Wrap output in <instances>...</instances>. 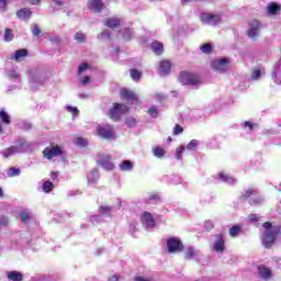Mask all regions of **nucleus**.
Returning <instances> with one entry per match:
<instances>
[{
	"label": "nucleus",
	"mask_w": 281,
	"mask_h": 281,
	"mask_svg": "<svg viewBox=\"0 0 281 281\" xmlns=\"http://www.w3.org/2000/svg\"><path fill=\"white\" fill-rule=\"evenodd\" d=\"M150 48L158 56H161V54H164V44L158 41L153 42Z\"/></svg>",
	"instance_id": "cd10ccee"
},
{
	"label": "nucleus",
	"mask_w": 281,
	"mask_h": 281,
	"mask_svg": "<svg viewBox=\"0 0 281 281\" xmlns=\"http://www.w3.org/2000/svg\"><path fill=\"white\" fill-rule=\"evenodd\" d=\"M29 76L31 85H43V81L45 80V72L41 70H31Z\"/></svg>",
	"instance_id": "2eb2a0df"
},
{
	"label": "nucleus",
	"mask_w": 281,
	"mask_h": 281,
	"mask_svg": "<svg viewBox=\"0 0 281 281\" xmlns=\"http://www.w3.org/2000/svg\"><path fill=\"white\" fill-rule=\"evenodd\" d=\"M268 12L270 14H278V12H280V5H278V4L268 5Z\"/></svg>",
	"instance_id": "a18cd8bd"
},
{
	"label": "nucleus",
	"mask_w": 281,
	"mask_h": 281,
	"mask_svg": "<svg viewBox=\"0 0 281 281\" xmlns=\"http://www.w3.org/2000/svg\"><path fill=\"white\" fill-rule=\"evenodd\" d=\"M133 168H135V162H133V160H123L119 165V170H121V172H131Z\"/></svg>",
	"instance_id": "a878e982"
},
{
	"label": "nucleus",
	"mask_w": 281,
	"mask_h": 281,
	"mask_svg": "<svg viewBox=\"0 0 281 281\" xmlns=\"http://www.w3.org/2000/svg\"><path fill=\"white\" fill-rule=\"evenodd\" d=\"M148 115H150V117H158L159 115V110L157 109V106L151 105L149 106V109L147 110Z\"/></svg>",
	"instance_id": "58836bf2"
},
{
	"label": "nucleus",
	"mask_w": 281,
	"mask_h": 281,
	"mask_svg": "<svg viewBox=\"0 0 281 281\" xmlns=\"http://www.w3.org/2000/svg\"><path fill=\"white\" fill-rule=\"evenodd\" d=\"M125 124L126 126H128L130 128H133L134 126H136L137 124V120L133 119V117H127L125 120Z\"/></svg>",
	"instance_id": "864d4df0"
},
{
	"label": "nucleus",
	"mask_w": 281,
	"mask_h": 281,
	"mask_svg": "<svg viewBox=\"0 0 281 281\" xmlns=\"http://www.w3.org/2000/svg\"><path fill=\"white\" fill-rule=\"evenodd\" d=\"M260 76H262V70L256 68L251 72V80H260Z\"/></svg>",
	"instance_id": "09e8293b"
},
{
	"label": "nucleus",
	"mask_w": 281,
	"mask_h": 281,
	"mask_svg": "<svg viewBox=\"0 0 281 281\" xmlns=\"http://www.w3.org/2000/svg\"><path fill=\"white\" fill-rule=\"evenodd\" d=\"M32 218V213H30L27 210H23L20 212V220L22 223H27Z\"/></svg>",
	"instance_id": "473e14b6"
},
{
	"label": "nucleus",
	"mask_w": 281,
	"mask_h": 281,
	"mask_svg": "<svg viewBox=\"0 0 281 281\" xmlns=\"http://www.w3.org/2000/svg\"><path fill=\"white\" fill-rule=\"evenodd\" d=\"M121 98L123 100H127V102H131L132 104H137V94L128 89H122L121 90Z\"/></svg>",
	"instance_id": "f3484780"
},
{
	"label": "nucleus",
	"mask_w": 281,
	"mask_h": 281,
	"mask_svg": "<svg viewBox=\"0 0 281 281\" xmlns=\"http://www.w3.org/2000/svg\"><path fill=\"white\" fill-rule=\"evenodd\" d=\"M23 58H27V49L25 48L15 50L14 54L10 57V59L15 60V63H21Z\"/></svg>",
	"instance_id": "5701e85b"
},
{
	"label": "nucleus",
	"mask_w": 281,
	"mask_h": 281,
	"mask_svg": "<svg viewBox=\"0 0 281 281\" xmlns=\"http://www.w3.org/2000/svg\"><path fill=\"white\" fill-rule=\"evenodd\" d=\"M263 234H262V245L266 249H271L273 247V243L278 238L280 234V225L271 224L270 222H266L262 225Z\"/></svg>",
	"instance_id": "f257e3e1"
},
{
	"label": "nucleus",
	"mask_w": 281,
	"mask_h": 281,
	"mask_svg": "<svg viewBox=\"0 0 281 281\" xmlns=\"http://www.w3.org/2000/svg\"><path fill=\"white\" fill-rule=\"evenodd\" d=\"M97 164L98 166H101L103 170H113V168H115V166L113 165V160H111V156L109 155L99 156V158L97 159Z\"/></svg>",
	"instance_id": "4468645a"
},
{
	"label": "nucleus",
	"mask_w": 281,
	"mask_h": 281,
	"mask_svg": "<svg viewBox=\"0 0 281 281\" xmlns=\"http://www.w3.org/2000/svg\"><path fill=\"white\" fill-rule=\"evenodd\" d=\"M50 8H53V10H60L61 8H67V1H65V0H52Z\"/></svg>",
	"instance_id": "2f4dec72"
},
{
	"label": "nucleus",
	"mask_w": 281,
	"mask_h": 281,
	"mask_svg": "<svg viewBox=\"0 0 281 281\" xmlns=\"http://www.w3.org/2000/svg\"><path fill=\"white\" fill-rule=\"evenodd\" d=\"M75 41H77V43H85V41H87V36L85 35V33H76Z\"/></svg>",
	"instance_id": "3c124183"
},
{
	"label": "nucleus",
	"mask_w": 281,
	"mask_h": 281,
	"mask_svg": "<svg viewBox=\"0 0 281 281\" xmlns=\"http://www.w3.org/2000/svg\"><path fill=\"white\" fill-rule=\"evenodd\" d=\"M50 179H53V181H56L58 179V171H53L50 173Z\"/></svg>",
	"instance_id": "338daca9"
},
{
	"label": "nucleus",
	"mask_w": 281,
	"mask_h": 281,
	"mask_svg": "<svg viewBox=\"0 0 281 281\" xmlns=\"http://www.w3.org/2000/svg\"><path fill=\"white\" fill-rule=\"evenodd\" d=\"M121 34L124 41H131V38H133V31H131V29L125 27L121 30Z\"/></svg>",
	"instance_id": "72a5a7b5"
},
{
	"label": "nucleus",
	"mask_w": 281,
	"mask_h": 281,
	"mask_svg": "<svg viewBox=\"0 0 281 281\" xmlns=\"http://www.w3.org/2000/svg\"><path fill=\"white\" fill-rule=\"evenodd\" d=\"M212 69H214V71H217V74H223L224 71H227L229 69V59H214L212 61Z\"/></svg>",
	"instance_id": "9d476101"
},
{
	"label": "nucleus",
	"mask_w": 281,
	"mask_h": 281,
	"mask_svg": "<svg viewBox=\"0 0 281 281\" xmlns=\"http://www.w3.org/2000/svg\"><path fill=\"white\" fill-rule=\"evenodd\" d=\"M8 177H19V175H21V169L19 168H10L7 172Z\"/></svg>",
	"instance_id": "37998d69"
},
{
	"label": "nucleus",
	"mask_w": 281,
	"mask_h": 281,
	"mask_svg": "<svg viewBox=\"0 0 281 281\" xmlns=\"http://www.w3.org/2000/svg\"><path fill=\"white\" fill-rule=\"evenodd\" d=\"M261 27H262V25L260 24V21L251 20L248 23V31H247L248 38L256 41L258 38V36H260Z\"/></svg>",
	"instance_id": "39448f33"
},
{
	"label": "nucleus",
	"mask_w": 281,
	"mask_h": 281,
	"mask_svg": "<svg viewBox=\"0 0 281 281\" xmlns=\"http://www.w3.org/2000/svg\"><path fill=\"white\" fill-rule=\"evenodd\" d=\"M196 148H199V140H198V139H192V140L187 145V150H190L191 153L196 151Z\"/></svg>",
	"instance_id": "c9c22d12"
},
{
	"label": "nucleus",
	"mask_w": 281,
	"mask_h": 281,
	"mask_svg": "<svg viewBox=\"0 0 281 281\" xmlns=\"http://www.w3.org/2000/svg\"><path fill=\"white\" fill-rule=\"evenodd\" d=\"M272 80L277 82V85H281V60L274 64L272 70Z\"/></svg>",
	"instance_id": "aec40b11"
},
{
	"label": "nucleus",
	"mask_w": 281,
	"mask_h": 281,
	"mask_svg": "<svg viewBox=\"0 0 281 281\" xmlns=\"http://www.w3.org/2000/svg\"><path fill=\"white\" fill-rule=\"evenodd\" d=\"M184 257L187 260H199L201 258V251L190 247L184 250Z\"/></svg>",
	"instance_id": "6ab92c4d"
},
{
	"label": "nucleus",
	"mask_w": 281,
	"mask_h": 281,
	"mask_svg": "<svg viewBox=\"0 0 281 281\" xmlns=\"http://www.w3.org/2000/svg\"><path fill=\"white\" fill-rule=\"evenodd\" d=\"M128 112V106L115 103L114 106L110 110V117L111 120H117L121 115H124V113Z\"/></svg>",
	"instance_id": "9b49d317"
},
{
	"label": "nucleus",
	"mask_w": 281,
	"mask_h": 281,
	"mask_svg": "<svg viewBox=\"0 0 281 281\" xmlns=\"http://www.w3.org/2000/svg\"><path fill=\"white\" fill-rule=\"evenodd\" d=\"M105 27H110L111 30H115V27H120L122 25V20L119 18H108L104 21Z\"/></svg>",
	"instance_id": "393cba45"
},
{
	"label": "nucleus",
	"mask_w": 281,
	"mask_h": 281,
	"mask_svg": "<svg viewBox=\"0 0 281 281\" xmlns=\"http://www.w3.org/2000/svg\"><path fill=\"white\" fill-rule=\"evenodd\" d=\"M131 78H132V80L137 81V80H139V78H142V72L137 69H132L131 70Z\"/></svg>",
	"instance_id": "8fccbe9b"
},
{
	"label": "nucleus",
	"mask_w": 281,
	"mask_h": 281,
	"mask_svg": "<svg viewBox=\"0 0 281 281\" xmlns=\"http://www.w3.org/2000/svg\"><path fill=\"white\" fill-rule=\"evenodd\" d=\"M200 49L202 54H212V44H203Z\"/></svg>",
	"instance_id": "49530a36"
},
{
	"label": "nucleus",
	"mask_w": 281,
	"mask_h": 281,
	"mask_svg": "<svg viewBox=\"0 0 281 281\" xmlns=\"http://www.w3.org/2000/svg\"><path fill=\"white\" fill-rule=\"evenodd\" d=\"M140 222L146 227V229H153L155 227V215L150 212H143L140 215Z\"/></svg>",
	"instance_id": "ddd939ff"
},
{
	"label": "nucleus",
	"mask_w": 281,
	"mask_h": 281,
	"mask_svg": "<svg viewBox=\"0 0 281 281\" xmlns=\"http://www.w3.org/2000/svg\"><path fill=\"white\" fill-rule=\"evenodd\" d=\"M151 153L157 159H164L166 157V149L159 146L153 147Z\"/></svg>",
	"instance_id": "c756f323"
},
{
	"label": "nucleus",
	"mask_w": 281,
	"mask_h": 281,
	"mask_svg": "<svg viewBox=\"0 0 281 281\" xmlns=\"http://www.w3.org/2000/svg\"><path fill=\"white\" fill-rule=\"evenodd\" d=\"M90 80H91V78L89 76H86V77L81 78L80 82H81L82 87H87V85H89Z\"/></svg>",
	"instance_id": "052dcab7"
},
{
	"label": "nucleus",
	"mask_w": 281,
	"mask_h": 281,
	"mask_svg": "<svg viewBox=\"0 0 281 281\" xmlns=\"http://www.w3.org/2000/svg\"><path fill=\"white\" fill-rule=\"evenodd\" d=\"M13 40H14V31H12V29H5L4 31L5 43H10Z\"/></svg>",
	"instance_id": "f704fd0d"
},
{
	"label": "nucleus",
	"mask_w": 281,
	"mask_h": 281,
	"mask_svg": "<svg viewBox=\"0 0 281 281\" xmlns=\"http://www.w3.org/2000/svg\"><path fill=\"white\" fill-rule=\"evenodd\" d=\"M179 82H181V85H199V82H201V80L199 79V76L188 72V71H182L180 74L179 77Z\"/></svg>",
	"instance_id": "0eeeda50"
},
{
	"label": "nucleus",
	"mask_w": 281,
	"mask_h": 281,
	"mask_svg": "<svg viewBox=\"0 0 281 281\" xmlns=\"http://www.w3.org/2000/svg\"><path fill=\"white\" fill-rule=\"evenodd\" d=\"M12 124V119L10 114L5 111V109L0 110V135L5 134V126H10Z\"/></svg>",
	"instance_id": "f8f14e48"
},
{
	"label": "nucleus",
	"mask_w": 281,
	"mask_h": 281,
	"mask_svg": "<svg viewBox=\"0 0 281 281\" xmlns=\"http://www.w3.org/2000/svg\"><path fill=\"white\" fill-rule=\"evenodd\" d=\"M4 225H8V217L0 216V227H4Z\"/></svg>",
	"instance_id": "680f3d73"
},
{
	"label": "nucleus",
	"mask_w": 281,
	"mask_h": 281,
	"mask_svg": "<svg viewBox=\"0 0 281 281\" xmlns=\"http://www.w3.org/2000/svg\"><path fill=\"white\" fill-rule=\"evenodd\" d=\"M155 98H156V100H164V99H166V94H164V93H157V94L155 95Z\"/></svg>",
	"instance_id": "774afa93"
},
{
	"label": "nucleus",
	"mask_w": 281,
	"mask_h": 281,
	"mask_svg": "<svg viewBox=\"0 0 281 281\" xmlns=\"http://www.w3.org/2000/svg\"><path fill=\"white\" fill-rule=\"evenodd\" d=\"M134 281H150V279L142 277V276H136Z\"/></svg>",
	"instance_id": "0e129e2a"
},
{
	"label": "nucleus",
	"mask_w": 281,
	"mask_h": 281,
	"mask_svg": "<svg viewBox=\"0 0 281 281\" xmlns=\"http://www.w3.org/2000/svg\"><path fill=\"white\" fill-rule=\"evenodd\" d=\"M31 5H41L43 0H27Z\"/></svg>",
	"instance_id": "e2e57ef3"
},
{
	"label": "nucleus",
	"mask_w": 281,
	"mask_h": 281,
	"mask_svg": "<svg viewBox=\"0 0 281 281\" xmlns=\"http://www.w3.org/2000/svg\"><path fill=\"white\" fill-rule=\"evenodd\" d=\"M211 248L216 254H223V251H225V239L223 238V235L218 234L215 236V240L213 241Z\"/></svg>",
	"instance_id": "dca6fc26"
},
{
	"label": "nucleus",
	"mask_w": 281,
	"mask_h": 281,
	"mask_svg": "<svg viewBox=\"0 0 281 281\" xmlns=\"http://www.w3.org/2000/svg\"><path fill=\"white\" fill-rule=\"evenodd\" d=\"M7 278L12 281H23V273L19 271H10L7 273Z\"/></svg>",
	"instance_id": "7c9ffc66"
},
{
	"label": "nucleus",
	"mask_w": 281,
	"mask_h": 281,
	"mask_svg": "<svg viewBox=\"0 0 281 281\" xmlns=\"http://www.w3.org/2000/svg\"><path fill=\"white\" fill-rule=\"evenodd\" d=\"M243 196L244 199H249L250 205H260L261 203H265V198L258 195L254 189H247Z\"/></svg>",
	"instance_id": "423d86ee"
},
{
	"label": "nucleus",
	"mask_w": 281,
	"mask_h": 281,
	"mask_svg": "<svg viewBox=\"0 0 281 281\" xmlns=\"http://www.w3.org/2000/svg\"><path fill=\"white\" fill-rule=\"evenodd\" d=\"M240 226H233L231 229H229V232H228V234H229V236L232 237V238H236V236H238V234H240Z\"/></svg>",
	"instance_id": "a19ab883"
},
{
	"label": "nucleus",
	"mask_w": 281,
	"mask_h": 281,
	"mask_svg": "<svg viewBox=\"0 0 281 281\" xmlns=\"http://www.w3.org/2000/svg\"><path fill=\"white\" fill-rule=\"evenodd\" d=\"M18 147L16 146H11L5 148L4 150L1 151V155L4 159H8L9 157H12L13 155H16V153H21V150H27L30 148V143L27 140L21 138L18 140Z\"/></svg>",
	"instance_id": "f03ea898"
},
{
	"label": "nucleus",
	"mask_w": 281,
	"mask_h": 281,
	"mask_svg": "<svg viewBox=\"0 0 281 281\" xmlns=\"http://www.w3.org/2000/svg\"><path fill=\"white\" fill-rule=\"evenodd\" d=\"M112 211H113V209L110 207V206H100V207H99V212H100L103 216H109Z\"/></svg>",
	"instance_id": "c03bdc74"
},
{
	"label": "nucleus",
	"mask_w": 281,
	"mask_h": 281,
	"mask_svg": "<svg viewBox=\"0 0 281 281\" xmlns=\"http://www.w3.org/2000/svg\"><path fill=\"white\" fill-rule=\"evenodd\" d=\"M54 190V183L52 181H45L43 183V191L47 193L52 192Z\"/></svg>",
	"instance_id": "ea45409f"
},
{
	"label": "nucleus",
	"mask_w": 281,
	"mask_h": 281,
	"mask_svg": "<svg viewBox=\"0 0 281 281\" xmlns=\"http://www.w3.org/2000/svg\"><path fill=\"white\" fill-rule=\"evenodd\" d=\"M16 16L20 21H30L32 19V10L27 8L20 9L16 12Z\"/></svg>",
	"instance_id": "4be33fe9"
},
{
	"label": "nucleus",
	"mask_w": 281,
	"mask_h": 281,
	"mask_svg": "<svg viewBox=\"0 0 281 281\" xmlns=\"http://www.w3.org/2000/svg\"><path fill=\"white\" fill-rule=\"evenodd\" d=\"M97 135L102 139H115V128L113 125H99L97 126Z\"/></svg>",
	"instance_id": "7ed1b4c3"
},
{
	"label": "nucleus",
	"mask_w": 281,
	"mask_h": 281,
	"mask_svg": "<svg viewBox=\"0 0 281 281\" xmlns=\"http://www.w3.org/2000/svg\"><path fill=\"white\" fill-rule=\"evenodd\" d=\"M43 155L45 159L52 160L54 159V157H60L65 155V151H63V148L60 146L55 145V146L46 147L43 150Z\"/></svg>",
	"instance_id": "6e6552de"
},
{
	"label": "nucleus",
	"mask_w": 281,
	"mask_h": 281,
	"mask_svg": "<svg viewBox=\"0 0 281 281\" xmlns=\"http://www.w3.org/2000/svg\"><path fill=\"white\" fill-rule=\"evenodd\" d=\"M181 133H183V127L176 125L173 128V135H181Z\"/></svg>",
	"instance_id": "bf43d9fd"
},
{
	"label": "nucleus",
	"mask_w": 281,
	"mask_h": 281,
	"mask_svg": "<svg viewBox=\"0 0 281 281\" xmlns=\"http://www.w3.org/2000/svg\"><path fill=\"white\" fill-rule=\"evenodd\" d=\"M218 179L223 181V183H227L228 186H236L237 181L236 178L232 177L226 171H222L218 173Z\"/></svg>",
	"instance_id": "a211bd4d"
},
{
	"label": "nucleus",
	"mask_w": 281,
	"mask_h": 281,
	"mask_svg": "<svg viewBox=\"0 0 281 281\" xmlns=\"http://www.w3.org/2000/svg\"><path fill=\"white\" fill-rule=\"evenodd\" d=\"M171 67L172 65L169 60H162L159 63L158 74L160 76H168V74H170Z\"/></svg>",
	"instance_id": "412c9836"
},
{
	"label": "nucleus",
	"mask_w": 281,
	"mask_h": 281,
	"mask_svg": "<svg viewBox=\"0 0 281 281\" xmlns=\"http://www.w3.org/2000/svg\"><path fill=\"white\" fill-rule=\"evenodd\" d=\"M75 144L77 146H81L82 148H85V146H87V144H89V142L87 140V138H82V137H77L75 139Z\"/></svg>",
	"instance_id": "de8ad7c7"
},
{
	"label": "nucleus",
	"mask_w": 281,
	"mask_h": 281,
	"mask_svg": "<svg viewBox=\"0 0 281 281\" xmlns=\"http://www.w3.org/2000/svg\"><path fill=\"white\" fill-rule=\"evenodd\" d=\"M243 128H246L248 131H254L256 124H254V122L251 121H246L241 124Z\"/></svg>",
	"instance_id": "603ef678"
},
{
	"label": "nucleus",
	"mask_w": 281,
	"mask_h": 281,
	"mask_svg": "<svg viewBox=\"0 0 281 281\" xmlns=\"http://www.w3.org/2000/svg\"><path fill=\"white\" fill-rule=\"evenodd\" d=\"M167 249L169 254H179V251H183V243L179 237H169L167 239Z\"/></svg>",
	"instance_id": "20e7f679"
},
{
	"label": "nucleus",
	"mask_w": 281,
	"mask_h": 281,
	"mask_svg": "<svg viewBox=\"0 0 281 281\" xmlns=\"http://www.w3.org/2000/svg\"><path fill=\"white\" fill-rule=\"evenodd\" d=\"M32 34H33V36H41V27H38V24L33 25Z\"/></svg>",
	"instance_id": "6e6d98bb"
},
{
	"label": "nucleus",
	"mask_w": 281,
	"mask_h": 281,
	"mask_svg": "<svg viewBox=\"0 0 281 281\" xmlns=\"http://www.w3.org/2000/svg\"><path fill=\"white\" fill-rule=\"evenodd\" d=\"M78 98H80L81 100H87L89 98V94L88 93H85V92H80L78 94Z\"/></svg>",
	"instance_id": "69168bd1"
},
{
	"label": "nucleus",
	"mask_w": 281,
	"mask_h": 281,
	"mask_svg": "<svg viewBox=\"0 0 281 281\" xmlns=\"http://www.w3.org/2000/svg\"><path fill=\"white\" fill-rule=\"evenodd\" d=\"M8 8V0H0V12H5Z\"/></svg>",
	"instance_id": "13d9d810"
},
{
	"label": "nucleus",
	"mask_w": 281,
	"mask_h": 281,
	"mask_svg": "<svg viewBox=\"0 0 281 281\" xmlns=\"http://www.w3.org/2000/svg\"><path fill=\"white\" fill-rule=\"evenodd\" d=\"M89 69V64H82L79 66V69H78V74L79 76H82V74H85V71H88Z\"/></svg>",
	"instance_id": "5fc2aeb1"
},
{
	"label": "nucleus",
	"mask_w": 281,
	"mask_h": 281,
	"mask_svg": "<svg viewBox=\"0 0 281 281\" xmlns=\"http://www.w3.org/2000/svg\"><path fill=\"white\" fill-rule=\"evenodd\" d=\"M7 76H8V78H10V80H18V82L20 80L19 75L16 74V70H14V69L8 70Z\"/></svg>",
	"instance_id": "79ce46f5"
},
{
	"label": "nucleus",
	"mask_w": 281,
	"mask_h": 281,
	"mask_svg": "<svg viewBox=\"0 0 281 281\" xmlns=\"http://www.w3.org/2000/svg\"><path fill=\"white\" fill-rule=\"evenodd\" d=\"M186 153V146H180L176 149V159L177 161H181L183 159L182 155Z\"/></svg>",
	"instance_id": "e433bc0d"
},
{
	"label": "nucleus",
	"mask_w": 281,
	"mask_h": 281,
	"mask_svg": "<svg viewBox=\"0 0 281 281\" xmlns=\"http://www.w3.org/2000/svg\"><path fill=\"white\" fill-rule=\"evenodd\" d=\"M100 179V172L98 169H93L90 175H88V183L89 186H93L98 183V180Z\"/></svg>",
	"instance_id": "bb28decb"
},
{
	"label": "nucleus",
	"mask_w": 281,
	"mask_h": 281,
	"mask_svg": "<svg viewBox=\"0 0 281 281\" xmlns=\"http://www.w3.org/2000/svg\"><path fill=\"white\" fill-rule=\"evenodd\" d=\"M104 4L102 3V0H89L88 1V8L89 10H92V12H101Z\"/></svg>",
	"instance_id": "b1692460"
},
{
	"label": "nucleus",
	"mask_w": 281,
	"mask_h": 281,
	"mask_svg": "<svg viewBox=\"0 0 281 281\" xmlns=\"http://www.w3.org/2000/svg\"><path fill=\"white\" fill-rule=\"evenodd\" d=\"M66 111H68V113H71V115L76 116L78 115L79 111H78V108H74V106H66Z\"/></svg>",
	"instance_id": "4d7b16f0"
},
{
	"label": "nucleus",
	"mask_w": 281,
	"mask_h": 281,
	"mask_svg": "<svg viewBox=\"0 0 281 281\" xmlns=\"http://www.w3.org/2000/svg\"><path fill=\"white\" fill-rule=\"evenodd\" d=\"M200 20L203 25H212L213 27H215V25H218V23H221V15L202 13L200 15Z\"/></svg>",
	"instance_id": "1a4fd4ad"
},
{
	"label": "nucleus",
	"mask_w": 281,
	"mask_h": 281,
	"mask_svg": "<svg viewBox=\"0 0 281 281\" xmlns=\"http://www.w3.org/2000/svg\"><path fill=\"white\" fill-rule=\"evenodd\" d=\"M98 37L100 41H110L111 30H104Z\"/></svg>",
	"instance_id": "4c0bfd02"
},
{
	"label": "nucleus",
	"mask_w": 281,
	"mask_h": 281,
	"mask_svg": "<svg viewBox=\"0 0 281 281\" xmlns=\"http://www.w3.org/2000/svg\"><path fill=\"white\" fill-rule=\"evenodd\" d=\"M259 276L262 278V280H269L271 278V270L265 266H260L258 268Z\"/></svg>",
	"instance_id": "c85d7f7f"
}]
</instances>
